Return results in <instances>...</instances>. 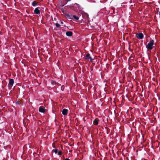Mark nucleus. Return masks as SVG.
<instances>
[{
	"mask_svg": "<svg viewBox=\"0 0 160 160\" xmlns=\"http://www.w3.org/2000/svg\"><path fill=\"white\" fill-rule=\"evenodd\" d=\"M154 44V41L153 40H152L148 43L146 46V48L148 50H152L153 48V45Z\"/></svg>",
	"mask_w": 160,
	"mask_h": 160,
	"instance_id": "nucleus-1",
	"label": "nucleus"
},
{
	"mask_svg": "<svg viewBox=\"0 0 160 160\" xmlns=\"http://www.w3.org/2000/svg\"><path fill=\"white\" fill-rule=\"evenodd\" d=\"M14 83V81L12 79H10L9 80V83L8 85L9 89H11Z\"/></svg>",
	"mask_w": 160,
	"mask_h": 160,
	"instance_id": "nucleus-2",
	"label": "nucleus"
},
{
	"mask_svg": "<svg viewBox=\"0 0 160 160\" xmlns=\"http://www.w3.org/2000/svg\"><path fill=\"white\" fill-rule=\"evenodd\" d=\"M136 37L139 39H142L143 38V35L142 33L135 34Z\"/></svg>",
	"mask_w": 160,
	"mask_h": 160,
	"instance_id": "nucleus-3",
	"label": "nucleus"
},
{
	"mask_svg": "<svg viewBox=\"0 0 160 160\" xmlns=\"http://www.w3.org/2000/svg\"><path fill=\"white\" fill-rule=\"evenodd\" d=\"M39 111L41 112L44 113L45 112V110L43 107L41 106L40 107L39 109Z\"/></svg>",
	"mask_w": 160,
	"mask_h": 160,
	"instance_id": "nucleus-4",
	"label": "nucleus"
},
{
	"mask_svg": "<svg viewBox=\"0 0 160 160\" xmlns=\"http://www.w3.org/2000/svg\"><path fill=\"white\" fill-rule=\"evenodd\" d=\"M40 7H38L36 8L34 10V13L37 14H39L40 13V11L39 10Z\"/></svg>",
	"mask_w": 160,
	"mask_h": 160,
	"instance_id": "nucleus-5",
	"label": "nucleus"
},
{
	"mask_svg": "<svg viewBox=\"0 0 160 160\" xmlns=\"http://www.w3.org/2000/svg\"><path fill=\"white\" fill-rule=\"evenodd\" d=\"M65 16L67 18L70 19H72V15L67 14L65 15Z\"/></svg>",
	"mask_w": 160,
	"mask_h": 160,
	"instance_id": "nucleus-6",
	"label": "nucleus"
},
{
	"mask_svg": "<svg viewBox=\"0 0 160 160\" xmlns=\"http://www.w3.org/2000/svg\"><path fill=\"white\" fill-rule=\"evenodd\" d=\"M68 112V110L66 109H64L62 111V114L64 115H66L67 114Z\"/></svg>",
	"mask_w": 160,
	"mask_h": 160,
	"instance_id": "nucleus-7",
	"label": "nucleus"
},
{
	"mask_svg": "<svg viewBox=\"0 0 160 160\" xmlns=\"http://www.w3.org/2000/svg\"><path fill=\"white\" fill-rule=\"evenodd\" d=\"M72 33L71 31H68L66 32V35L68 37H71L72 35Z\"/></svg>",
	"mask_w": 160,
	"mask_h": 160,
	"instance_id": "nucleus-8",
	"label": "nucleus"
},
{
	"mask_svg": "<svg viewBox=\"0 0 160 160\" xmlns=\"http://www.w3.org/2000/svg\"><path fill=\"white\" fill-rule=\"evenodd\" d=\"M99 120L98 118H96L93 121V124L95 125H97L98 123Z\"/></svg>",
	"mask_w": 160,
	"mask_h": 160,
	"instance_id": "nucleus-9",
	"label": "nucleus"
},
{
	"mask_svg": "<svg viewBox=\"0 0 160 160\" xmlns=\"http://www.w3.org/2000/svg\"><path fill=\"white\" fill-rule=\"evenodd\" d=\"M73 18H74L76 20H78L79 19V18L78 17L75 15H72V19Z\"/></svg>",
	"mask_w": 160,
	"mask_h": 160,
	"instance_id": "nucleus-10",
	"label": "nucleus"
},
{
	"mask_svg": "<svg viewBox=\"0 0 160 160\" xmlns=\"http://www.w3.org/2000/svg\"><path fill=\"white\" fill-rule=\"evenodd\" d=\"M32 5L33 6L35 7V6H36L37 5V4L35 2H33L32 3Z\"/></svg>",
	"mask_w": 160,
	"mask_h": 160,
	"instance_id": "nucleus-11",
	"label": "nucleus"
},
{
	"mask_svg": "<svg viewBox=\"0 0 160 160\" xmlns=\"http://www.w3.org/2000/svg\"><path fill=\"white\" fill-rule=\"evenodd\" d=\"M90 54L88 53V54H87L86 56V58H85L86 59H88L90 57Z\"/></svg>",
	"mask_w": 160,
	"mask_h": 160,
	"instance_id": "nucleus-12",
	"label": "nucleus"
},
{
	"mask_svg": "<svg viewBox=\"0 0 160 160\" xmlns=\"http://www.w3.org/2000/svg\"><path fill=\"white\" fill-rule=\"evenodd\" d=\"M55 26H56V27L58 28H59L60 26V25L58 23H57L55 24Z\"/></svg>",
	"mask_w": 160,
	"mask_h": 160,
	"instance_id": "nucleus-13",
	"label": "nucleus"
},
{
	"mask_svg": "<svg viewBox=\"0 0 160 160\" xmlns=\"http://www.w3.org/2000/svg\"><path fill=\"white\" fill-rule=\"evenodd\" d=\"M52 151L54 152L55 154H57L58 152L57 150L56 149L53 150Z\"/></svg>",
	"mask_w": 160,
	"mask_h": 160,
	"instance_id": "nucleus-14",
	"label": "nucleus"
},
{
	"mask_svg": "<svg viewBox=\"0 0 160 160\" xmlns=\"http://www.w3.org/2000/svg\"><path fill=\"white\" fill-rule=\"evenodd\" d=\"M62 154V152L61 151H60L58 152V155H61Z\"/></svg>",
	"mask_w": 160,
	"mask_h": 160,
	"instance_id": "nucleus-15",
	"label": "nucleus"
},
{
	"mask_svg": "<svg viewBox=\"0 0 160 160\" xmlns=\"http://www.w3.org/2000/svg\"><path fill=\"white\" fill-rule=\"evenodd\" d=\"M89 58L90 59V61L91 62H92V60H93V59L92 58H91L90 57Z\"/></svg>",
	"mask_w": 160,
	"mask_h": 160,
	"instance_id": "nucleus-16",
	"label": "nucleus"
},
{
	"mask_svg": "<svg viewBox=\"0 0 160 160\" xmlns=\"http://www.w3.org/2000/svg\"><path fill=\"white\" fill-rule=\"evenodd\" d=\"M64 160H70L68 158H66Z\"/></svg>",
	"mask_w": 160,
	"mask_h": 160,
	"instance_id": "nucleus-17",
	"label": "nucleus"
},
{
	"mask_svg": "<svg viewBox=\"0 0 160 160\" xmlns=\"http://www.w3.org/2000/svg\"><path fill=\"white\" fill-rule=\"evenodd\" d=\"M159 15H160V11L159 12Z\"/></svg>",
	"mask_w": 160,
	"mask_h": 160,
	"instance_id": "nucleus-18",
	"label": "nucleus"
},
{
	"mask_svg": "<svg viewBox=\"0 0 160 160\" xmlns=\"http://www.w3.org/2000/svg\"><path fill=\"white\" fill-rule=\"evenodd\" d=\"M61 89H63V88H62V87H61Z\"/></svg>",
	"mask_w": 160,
	"mask_h": 160,
	"instance_id": "nucleus-19",
	"label": "nucleus"
},
{
	"mask_svg": "<svg viewBox=\"0 0 160 160\" xmlns=\"http://www.w3.org/2000/svg\"><path fill=\"white\" fill-rule=\"evenodd\" d=\"M61 89H63V88H62V87H61Z\"/></svg>",
	"mask_w": 160,
	"mask_h": 160,
	"instance_id": "nucleus-20",
	"label": "nucleus"
}]
</instances>
